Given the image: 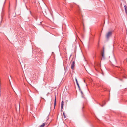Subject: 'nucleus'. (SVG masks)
Returning <instances> with one entry per match:
<instances>
[{"label":"nucleus","instance_id":"1","mask_svg":"<svg viewBox=\"0 0 127 127\" xmlns=\"http://www.w3.org/2000/svg\"><path fill=\"white\" fill-rule=\"evenodd\" d=\"M112 32L111 31H109L108 32L106 35L107 39H109V37L112 35Z\"/></svg>","mask_w":127,"mask_h":127},{"label":"nucleus","instance_id":"2","mask_svg":"<svg viewBox=\"0 0 127 127\" xmlns=\"http://www.w3.org/2000/svg\"><path fill=\"white\" fill-rule=\"evenodd\" d=\"M75 66V62L74 61H73L71 65V69L72 70L74 69V67Z\"/></svg>","mask_w":127,"mask_h":127},{"label":"nucleus","instance_id":"3","mask_svg":"<svg viewBox=\"0 0 127 127\" xmlns=\"http://www.w3.org/2000/svg\"><path fill=\"white\" fill-rule=\"evenodd\" d=\"M102 59H105V57L104 53V48H103L102 52Z\"/></svg>","mask_w":127,"mask_h":127},{"label":"nucleus","instance_id":"4","mask_svg":"<svg viewBox=\"0 0 127 127\" xmlns=\"http://www.w3.org/2000/svg\"><path fill=\"white\" fill-rule=\"evenodd\" d=\"M102 104L101 105L100 103H99V104L101 106V107H103V106H104L105 104H106V103L105 102V101H104L102 102Z\"/></svg>","mask_w":127,"mask_h":127},{"label":"nucleus","instance_id":"5","mask_svg":"<svg viewBox=\"0 0 127 127\" xmlns=\"http://www.w3.org/2000/svg\"><path fill=\"white\" fill-rule=\"evenodd\" d=\"M64 105V102L63 101H62L61 104V110L63 109Z\"/></svg>","mask_w":127,"mask_h":127},{"label":"nucleus","instance_id":"6","mask_svg":"<svg viewBox=\"0 0 127 127\" xmlns=\"http://www.w3.org/2000/svg\"><path fill=\"white\" fill-rule=\"evenodd\" d=\"M124 7L125 8V11L126 14L127 15V6L126 5L124 6Z\"/></svg>","mask_w":127,"mask_h":127},{"label":"nucleus","instance_id":"7","mask_svg":"<svg viewBox=\"0 0 127 127\" xmlns=\"http://www.w3.org/2000/svg\"><path fill=\"white\" fill-rule=\"evenodd\" d=\"M75 80H76V83L77 84V85L79 88V89H80V87L79 85V84L78 83L77 80L76 78H75Z\"/></svg>","mask_w":127,"mask_h":127},{"label":"nucleus","instance_id":"8","mask_svg":"<svg viewBox=\"0 0 127 127\" xmlns=\"http://www.w3.org/2000/svg\"><path fill=\"white\" fill-rule=\"evenodd\" d=\"M79 90L80 91V92H81V95H82V97H84V95L83 93V92H82V90H81L80 89H79Z\"/></svg>","mask_w":127,"mask_h":127},{"label":"nucleus","instance_id":"9","mask_svg":"<svg viewBox=\"0 0 127 127\" xmlns=\"http://www.w3.org/2000/svg\"><path fill=\"white\" fill-rule=\"evenodd\" d=\"M45 124V123H43V124L41 125L39 127H44Z\"/></svg>","mask_w":127,"mask_h":127},{"label":"nucleus","instance_id":"10","mask_svg":"<svg viewBox=\"0 0 127 127\" xmlns=\"http://www.w3.org/2000/svg\"><path fill=\"white\" fill-rule=\"evenodd\" d=\"M56 95H55V100L54 101V107H55L56 105Z\"/></svg>","mask_w":127,"mask_h":127},{"label":"nucleus","instance_id":"11","mask_svg":"<svg viewBox=\"0 0 127 127\" xmlns=\"http://www.w3.org/2000/svg\"><path fill=\"white\" fill-rule=\"evenodd\" d=\"M63 115L64 116V118H66V116H65V115L64 112L63 113Z\"/></svg>","mask_w":127,"mask_h":127}]
</instances>
